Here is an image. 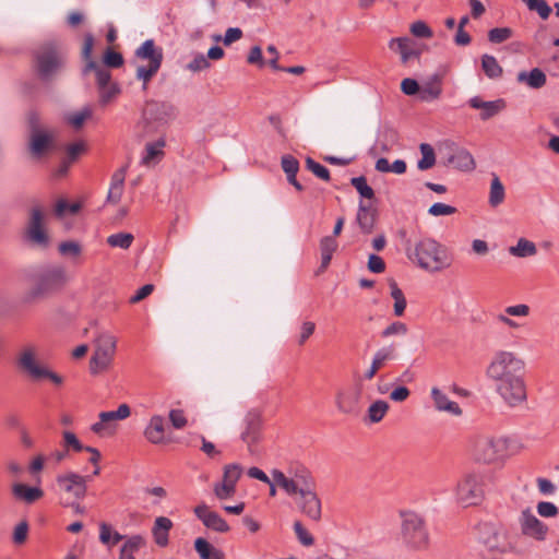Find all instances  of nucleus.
Here are the masks:
<instances>
[{
	"label": "nucleus",
	"instance_id": "1",
	"mask_svg": "<svg viewBox=\"0 0 559 559\" xmlns=\"http://www.w3.org/2000/svg\"><path fill=\"white\" fill-rule=\"evenodd\" d=\"M486 376L495 382L497 393L509 406L514 407L526 401L525 362L515 353L496 352L487 366Z\"/></svg>",
	"mask_w": 559,
	"mask_h": 559
},
{
	"label": "nucleus",
	"instance_id": "2",
	"mask_svg": "<svg viewBox=\"0 0 559 559\" xmlns=\"http://www.w3.org/2000/svg\"><path fill=\"white\" fill-rule=\"evenodd\" d=\"M408 243L405 248L407 258L426 271L440 272L452 263L447 248L432 238L420 239L414 249Z\"/></svg>",
	"mask_w": 559,
	"mask_h": 559
},
{
	"label": "nucleus",
	"instance_id": "3",
	"mask_svg": "<svg viewBox=\"0 0 559 559\" xmlns=\"http://www.w3.org/2000/svg\"><path fill=\"white\" fill-rule=\"evenodd\" d=\"M32 287L26 295L27 301L48 298L66 286L67 271L61 265H44L35 270L29 277Z\"/></svg>",
	"mask_w": 559,
	"mask_h": 559
},
{
	"label": "nucleus",
	"instance_id": "4",
	"mask_svg": "<svg viewBox=\"0 0 559 559\" xmlns=\"http://www.w3.org/2000/svg\"><path fill=\"white\" fill-rule=\"evenodd\" d=\"M33 59L38 78L47 82L64 67L66 52L59 41L47 40L33 52Z\"/></svg>",
	"mask_w": 559,
	"mask_h": 559
},
{
	"label": "nucleus",
	"instance_id": "5",
	"mask_svg": "<svg viewBox=\"0 0 559 559\" xmlns=\"http://www.w3.org/2000/svg\"><path fill=\"white\" fill-rule=\"evenodd\" d=\"M175 114L174 105L168 102L147 100L142 109L138 128L141 129L142 135H151L174 119Z\"/></svg>",
	"mask_w": 559,
	"mask_h": 559
},
{
	"label": "nucleus",
	"instance_id": "6",
	"mask_svg": "<svg viewBox=\"0 0 559 559\" xmlns=\"http://www.w3.org/2000/svg\"><path fill=\"white\" fill-rule=\"evenodd\" d=\"M401 518L403 543L411 549H426L429 545V534L425 520L413 511L401 512Z\"/></svg>",
	"mask_w": 559,
	"mask_h": 559
},
{
	"label": "nucleus",
	"instance_id": "7",
	"mask_svg": "<svg viewBox=\"0 0 559 559\" xmlns=\"http://www.w3.org/2000/svg\"><path fill=\"white\" fill-rule=\"evenodd\" d=\"M272 478L288 496L317 489V483L312 473L305 466L298 465L292 471V477L285 476L280 469H273Z\"/></svg>",
	"mask_w": 559,
	"mask_h": 559
},
{
	"label": "nucleus",
	"instance_id": "8",
	"mask_svg": "<svg viewBox=\"0 0 559 559\" xmlns=\"http://www.w3.org/2000/svg\"><path fill=\"white\" fill-rule=\"evenodd\" d=\"M478 551L484 559H499L507 552L509 544L491 524H481L477 527Z\"/></svg>",
	"mask_w": 559,
	"mask_h": 559
},
{
	"label": "nucleus",
	"instance_id": "9",
	"mask_svg": "<svg viewBox=\"0 0 559 559\" xmlns=\"http://www.w3.org/2000/svg\"><path fill=\"white\" fill-rule=\"evenodd\" d=\"M135 57L142 60H148L147 66L138 67L135 73L136 79L150 82L160 69L164 59L163 49L157 47L153 39H147L135 50Z\"/></svg>",
	"mask_w": 559,
	"mask_h": 559
},
{
	"label": "nucleus",
	"instance_id": "10",
	"mask_svg": "<svg viewBox=\"0 0 559 559\" xmlns=\"http://www.w3.org/2000/svg\"><path fill=\"white\" fill-rule=\"evenodd\" d=\"M456 499L467 508L479 504L484 499V476L479 473H468L456 486Z\"/></svg>",
	"mask_w": 559,
	"mask_h": 559
},
{
	"label": "nucleus",
	"instance_id": "11",
	"mask_svg": "<svg viewBox=\"0 0 559 559\" xmlns=\"http://www.w3.org/2000/svg\"><path fill=\"white\" fill-rule=\"evenodd\" d=\"M508 443L503 438L480 437L475 441L474 459L479 463L491 464L507 455Z\"/></svg>",
	"mask_w": 559,
	"mask_h": 559
},
{
	"label": "nucleus",
	"instance_id": "12",
	"mask_svg": "<svg viewBox=\"0 0 559 559\" xmlns=\"http://www.w3.org/2000/svg\"><path fill=\"white\" fill-rule=\"evenodd\" d=\"M96 348L90 360L91 373L96 374L105 371L110 366L115 352L116 338L103 333L96 338Z\"/></svg>",
	"mask_w": 559,
	"mask_h": 559
},
{
	"label": "nucleus",
	"instance_id": "13",
	"mask_svg": "<svg viewBox=\"0 0 559 559\" xmlns=\"http://www.w3.org/2000/svg\"><path fill=\"white\" fill-rule=\"evenodd\" d=\"M44 212L40 207H33L25 231L26 240L34 247L47 249L50 246V237L44 226Z\"/></svg>",
	"mask_w": 559,
	"mask_h": 559
},
{
	"label": "nucleus",
	"instance_id": "14",
	"mask_svg": "<svg viewBox=\"0 0 559 559\" xmlns=\"http://www.w3.org/2000/svg\"><path fill=\"white\" fill-rule=\"evenodd\" d=\"M19 365L34 380L49 379L53 384L61 385L63 379L58 373L36 364L35 352L33 347L25 348L20 358Z\"/></svg>",
	"mask_w": 559,
	"mask_h": 559
},
{
	"label": "nucleus",
	"instance_id": "15",
	"mask_svg": "<svg viewBox=\"0 0 559 559\" xmlns=\"http://www.w3.org/2000/svg\"><path fill=\"white\" fill-rule=\"evenodd\" d=\"M59 490L62 492L60 498H70L82 500L87 491V477L70 472L58 475L56 478Z\"/></svg>",
	"mask_w": 559,
	"mask_h": 559
},
{
	"label": "nucleus",
	"instance_id": "16",
	"mask_svg": "<svg viewBox=\"0 0 559 559\" xmlns=\"http://www.w3.org/2000/svg\"><path fill=\"white\" fill-rule=\"evenodd\" d=\"M443 150L445 151L444 165H451L455 169L462 171H471L475 169V160L467 150L459 147L456 143L452 141H445L443 143Z\"/></svg>",
	"mask_w": 559,
	"mask_h": 559
},
{
	"label": "nucleus",
	"instance_id": "17",
	"mask_svg": "<svg viewBox=\"0 0 559 559\" xmlns=\"http://www.w3.org/2000/svg\"><path fill=\"white\" fill-rule=\"evenodd\" d=\"M362 384L360 381L348 390H338L335 396V404L342 414L357 416L360 413V399Z\"/></svg>",
	"mask_w": 559,
	"mask_h": 559
},
{
	"label": "nucleus",
	"instance_id": "18",
	"mask_svg": "<svg viewBox=\"0 0 559 559\" xmlns=\"http://www.w3.org/2000/svg\"><path fill=\"white\" fill-rule=\"evenodd\" d=\"M296 496L295 502L301 514L313 522H320L322 518V503L317 489L299 492Z\"/></svg>",
	"mask_w": 559,
	"mask_h": 559
},
{
	"label": "nucleus",
	"instance_id": "19",
	"mask_svg": "<svg viewBox=\"0 0 559 559\" xmlns=\"http://www.w3.org/2000/svg\"><path fill=\"white\" fill-rule=\"evenodd\" d=\"M56 136L49 130H35L29 134L28 150L33 157L39 158L55 148Z\"/></svg>",
	"mask_w": 559,
	"mask_h": 559
},
{
	"label": "nucleus",
	"instance_id": "20",
	"mask_svg": "<svg viewBox=\"0 0 559 559\" xmlns=\"http://www.w3.org/2000/svg\"><path fill=\"white\" fill-rule=\"evenodd\" d=\"M521 532L523 535L533 537L536 540H544L546 538L548 527L539 521L527 508L520 516Z\"/></svg>",
	"mask_w": 559,
	"mask_h": 559
},
{
	"label": "nucleus",
	"instance_id": "21",
	"mask_svg": "<svg viewBox=\"0 0 559 559\" xmlns=\"http://www.w3.org/2000/svg\"><path fill=\"white\" fill-rule=\"evenodd\" d=\"M389 48L400 55L403 64H407L411 59H419L423 52L417 44L407 36L392 38L389 41Z\"/></svg>",
	"mask_w": 559,
	"mask_h": 559
},
{
	"label": "nucleus",
	"instance_id": "22",
	"mask_svg": "<svg viewBox=\"0 0 559 559\" xmlns=\"http://www.w3.org/2000/svg\"><path fill=\"white\" fill-rule=\"evenodd\" d=\"M193 511L207 528L219 533H227L230 530L227 522L217 512L211 511L205 503L197 506Z\"/></svg>",
	"mask_w": 559,
	"mask_h": 559
},
{
	"label": "nucleus",
	"instance_id": "23",
	"mask_svg": "<svg viewBox=\"0 0 559 559\" xmlns=\"http://www.w3.org/2000/svg\"><path fill=\"white\" fill-rule=\"evenodd\" d=\"M245 430L241 433V440L248 444L250 451L251 447L260 441L262 430V418L260 413L255 411L249 412L245 417Z\"/></svg>",
	"mask_w": 559,
	"mask_h": 559
},
{
	"label": "nucleus",
	"instance_id": "24",
	"mask_svg": "<svg viewBox=\"0 0 559 559\" xmlns=\"http://www.w3.org/2000/svg\"><path fill=\"white\" fill-rule=\"evenodd\" d=\"M378 219V210L364 201L359 202L356 222L362 234L369 235L373 231Z\"/></svg>",
	"mask_w": 559,
	"mask_h": 559
},
{
	"label": "nucleus",
	"instance_id": "25",
	"mask_svg": "<svg viewBox=\"0 0 559 559\" xmlns=\"http://www.w3.org/2000/svg\"><path fill=\"white\" fill-rule=\"evenodd\" d=\"M468 104L474 109H481V120H488L506 108V102L501 98L492 102H484L480 97L475 96L468 100Z\"/></svg>",
	"mask_w": 559,
	"mask_h": 559
},
{
	"label": "nucleus",
	"instance_id": "26",
	"mask_svg": "<svg viewBox=\"0 0 559 559\" xmlns=\"http://www.w3.org/2000/svg\"><path fill=\"white\" fill-rule=\"evenodd\" d=\"M146 440L153 444L165 442V419L160 415L151 417L148 425L144 430Z\"/></svg>",
	"mask_w": 559,
	"mask_h": 559
},
{
	"label": "nucleus",
	"instance_id": "27",
	"mask_svg": "<svg viewBox=\"0 0 559 559\" xmlns=\"http://www.w3.org/2000/svg\"><path fill=\"white\" fill-rule=\"evenodd\" d=\"M131 414V409L129 405L121 404L119 405L117 411H110V412H102L99 414V421L92 425V431L95 433H100L105 429V424L118 420V419H126Z\"/></svg>",
	"mask_w": 559,
	"mask_h": 559
},
{
	"label": "nucleus",
	"instance_id": "28",
	"mask_svg": "<svg viewBox=\"0 0 559 559\" xmlns=\"http://www.w3.org/2000/svg\"><path fill=\"white\" fill-rule=\"evenodd\" d=\"M174 524L170 519L166 516H158L155 519L154 525L152 527V535L154 542L159 547H166L169 543V531L173 528Z\"/></svg>",
	"mask_w": 559,
	"mask_h": 559
},
{
	"label": "nucleus",
	"instance_id": "29",
	"mask_svg": "<svg viewBox=\"0 0 559 559\" xmlns=\"http://www.w3.org/2000/svg\"><path fill=\"white\" fill-rule=\"evenodd\" d=\"M442 94V80L439 74H433L427 82L420 86L419 99L421 102H432Z\"/></svg>",
	"mask_w": 559,
	"mask_h": 559
},
{
	"label": "nucleus",
	"instance_id": "30",
	"mask_svg": "<svg viewBox=\"0 0 559 559\" xmlns=\"http://www.w3.org/2000/svg\"><path fill=\"white\" fill-rule=\"evenodd\" d=\"M165 145L166 141L164 136H160L155 142L146 143L145 154L142 157V164L145 166H152L159 163L165 156V152L163 151Z\"/></svg>",
	"mask_w": 559,
	"mask_h": 559
},
{
	"label": "nucleus",
	"instance_id": "31",
	"mask_svg": "<svg viewBox=\"0 0 559 559\" xmlns=\"http://www.w3.org/2000/svg\"><path fill=\"white\" fill-rule=\"evenodd\" d=\"M12 493L17 500L32 504L44 497V490L39 487H31L25 484H14Z\"/></svg>",
	"mask_w": 559,
	"mask_h": 559
},
{
	"label": "nucleus",
	"instance_id": "32",
	"mask_svg": "<svg viewBox=\"0 0 559 559\" xmlns=\"http://www.w3.org/2000/svg\"><path fill=\"white\" fill-rule=\"evenodd\" d=\"M516 80L519 83H525L528 87L538 90L546 85L547 76L539 68H534L530 72L521 71Z\"/></svg>",
	"mask_w": 559,
	"mask_h": 559
},
{
	"label": "nucleus",
	"instance_id": "33",
	"mask_svg": "<svg viewBox=\"0 0 559 559\" xmlns=\"http://www.w3.org/2000/svg\"><path fill=\"white\" fill-rule=\"evenodd\" d=\"M338 243L336 239L330 236H324L320 240L321 264L319 272H323L331 263L333 253L337 250Z\"/></svg>",
	"mask_w": 559,
	"mask_h": 559
},
{
	"label": "nucleus",
	"instance_id": "34",
	"mask_svg": "<svg viewBox=\"0 0 559 559\" xmlns=\"http://www.w3.org/2000/svg\"><path fill=\"white\" fill-rule=\"evenodd\" d=\"M431 397L438 411H445L453 415L462 414V409L460 408L459 404L450 401L448 396L438 388H432Z\"/></svg>",
	"mask_w": 559,
	"mask_h": 559
},
{
	"label": "nucleus",
	"instance_id": "35",
	"mask_svg": "<svg viewBox=\"0 0 559 559\" xmlns=\"http://www.w3.org/2000/svg\"><path fill=\"white\" fill-rule=\"evenodd\" d=\"M531 312V308L527 305L520 304L515 306H509L504 309L506 314H499L497 319L499 322L506 324L507 326L511 329L519 328V324L509 318V316L512 317H527Z\"/></svg>",
	"mask_w": 559,
	"mask_h": 559
},
{
	"label": "nucleus",
	"instance_id": "36",
	"mask_svg": "<svg viewBox=\"0 0 559 559\" xmlns=\"http://www.w3.org/2000/svg\"><path fill=\"white\" fill-rule=\"evenodd\" d=\"M194 549L200 559H225L224 551L215 548L203 537H198L194 540Z\"/></svg>",
	"mask_w": 559,
	"mask_h": 559
},
{
	"label": "nucleus",
	"instance_id": "37",
	"mask_svg": "<svg viewBox=\"0 0 559 559\" xmlns=\"http://www.w3.org/2000/svg\"><path fill=\"white\" fill-rule=\"evenodd\" d=\"M91 71L95 72L98 88L107 87V85H109L111 80V73L109 70L99 66L95 60H90L85 63L83 73L86 74Z\"/></svg>",
	"mask_w": 559,
	"mask_h": 559
},
{
	"label": "nucleus",
	"instance_id": "38",
	"mask_svg": "<svg viewBox=\"0 0 559 559\" xmlns=\"http://www.w3.org/2000/svg\"><path fill=\"white\" fill-rule=\"evenodd\" d=\"M389 286L391 289V297L394 299V314L396 317H402L407 305L404 293L393 278L389 280Z\"/></svg>",
	"mask_w": 559,
	"mask_h": 559
},
{
	"label": "nucleus",
	"instance_id": "39",
	"mask_svg": "<svg viewBox=\"0 0 559 559\" xmlns=\"http://www.w3.org/2000/svg\"><path fill=\"white\" fill-rule=\"evenodd\" d=\"M509 252L511 255L518 258H526L535 255L537 248L533 241L527 240L526 238H520L516 246L509 248Z\"/></svg>",
	"mask_w": 559,
	"mask_h": 559
},
{
	"label": "nucleus",
	"instance_id": "40",
	"mask_svg": "<svg viewBox=\"0 0 559 559\" xmlns=\"http://www.w3.org/2000/svg\"><path fill=\"white\" fill-rule=\"evenodd\" d=\"M266 50H267L269 53L275 55V59H270L269 60V66L273 70H275V71H283V72H287V73L295 74V75H300V74L305 73L306 68L302 67V66L281 67L278 64V62H277L278 61V51H277L275 46L270 45Z\"/></svg>",
	"mask_w": 559,
	"mask_h": 559
},
{
	"label": "nucleus",
	"instance_id": "41",
	"mask_svg": "<svg viewBox=\"0 0 559 559\" xmlns=\"http://www.w3.org/2000/svg\"><path fill=\"white\" fill-rule=\"evenodd\" d=\"M481 69L484 73L492 80L500 78L503 73V70L497 59L487 53L481 57Z\"/></svg>",
	"mask_w": 559,
	"mask_h": 559
},
{
	"label": "nucleus",
	"instance_id": "42",
	"mask_svg": "<svg viewBox=\"0 0 559 559\" xmlns=\"http://www.w3.org/2000/svg\"><path fill=\"white\" fill-rule=\"evenodd\" d=\"M506 192L502 182L497 175L492 176L490 192H489V204L492 207H497L504 201Z\"/></svg>",
	"mask_w": 559,
	"mask_h": 559
},
{
	"label": "nucleus",
	"instance_id": "43",
	"mask_svg": "<svg viewBox=\"0 0 559 559\" xmlns=\"http://www.w3.org/2000/svg\"><path fill=\"white\" fill-rule=\"evenodd\" d=\"M376 169L380 173H395L402 175L406 171V163L403 159H396L392 164L389 163L388 158L380 157L376 162Z\"/></svg>",
	"mask_w": 559,
	"mask_h": 559
},
{
	"label": "nucleus",
	"instance_id": "44",
	"mask_svg": "<svg viewBox=\"0 0 559 559\" xmlns=\"http://www.w3.org/2000/svg\"><path fill=\"white\" fill-rule=\"evenodd\" d=\"M92 109L88 106H86L79 111L68 114L66 116V121L73 129L80 130L83 127L84 122L92 117Z\"/></svg>",
	"mask_w": 559,
	"mask_h": 559
},
{
	"label": "nucleus",
	"instance_id": "45",
	"mask_svg": "<svg viewBox=\"0 0 559 559\" xmlns=\"http://www.w3.org/2000/svg\"><path fill=\"white\" fill-rule=\"evenodd\" d=\"M389 407L390 406L388 402L383 400H377L369 406L367 411L368 420L373 424L381 421L388 413Z\"/></svg>",
	"mask_w": 559,
	"mask_h": 559
},
{
	"label": "nucleus",
	"instance_id": "46",
	"mask_svg": "<svg viewBox=\"0 0 559 559\" xmlns=\"http://www.w3.org/2000/svg\"><path fill=\"white\" fill-rule=\"evenodd\" d=\"M421 158L417 163L419 170H427L435 166L436 154L432 146L428 143L420 144Z\"/></svg>",
	"mask_w": 559,
	"mask_h": 559
},
{
	"label": "nucleus",
	"instance_id": "47",
	"mask_svg": "<svg viewBox=\"0 0 559 559\" xmlns=\"http://www.w3.org/2000/svg\"><path fill=\"white\" fill-rule=\"evenodd\" d=\"M241 475H242V467L239 464H237V463L227 464L224 466V469H223L222 483L233 485L236 487L237 481L239 480Z\"/></svg>",
	"mask_w": 559,
	"mask_h": 559
},
{
	"label": "nucleus",
	"instance_id": "48",
	"mask_svg": "<svg viewBox=\"0 0 559 559\" xmlns=\"http://www.w3.org/2000/svg\"><path fill=\"white\" fill-rule=\"evenodd\" d=\"M350 185L357 190L364 199L371 200L374 198L373 189L368 185L366 177L359 176L350 179Z\"/></svg>",
	"mask_w": 559,
	"mask_h": 559
},
{
	"label": "nucleus",
	"instance_id": "49",
	"mask_svg": "<svg viewBox=\"0 0 559 559\" xmlns=\"http://www.w3.org/2000/svg\"><path fill=\"white\" fill-rule=\"evenodd\" d=\"M530 11H535L542 20H547L551 14V8L546 0H522Z\"/></svg>",
	"mask_w": 559,
	"mask_h": 559
},
{
	"label": "nucleus",
	"instance_id": "50",
	"mask_svg": "<svg viewBox=\"0 0 559 559\" xmlns=\"http://www.w3.org/2000/svg\"><path fill=\"white\" fill-rule=\"evenodd\" d=\"M395 347L393 345L380 348L373 356L372 364L381 369L388 360L395 359Z\"/></svg>",
	"mask_w": 559,
	"mask_h": 559
},
{
	"label": "nucleus",
	"instance_id": "51",
	"mask_svg": "<svg viewBox=\"0 0 559 559\" xmlns=\"http://www.w3.org/2000/svg\"><path fill=\"white\" fill-rule=\"evenodd\" d=\"M134 237L130 233H117L110 235L107 238V243L111 247H119L122 249H128L132 245Z\"/></svg>",
	"mask_w": 559,
	"mask_h": 559
},
{
	"label": "nucleus",
	"instance_id": "52",
	"mask_svg": "<svg viewBox=\"0 0 559 559\" xmlns=\"http://www.w3.org/2000/svg\"><path fill=\"white\" fill-rule=\"evenodd\" d=\"M306 168L308 170H310L316 177L320 178L321 180H324V181L331 180L330 170L325 166L316 162L311 157L306 158Z\"/></svg>",
	"mask_w": 559,
	"mask_h": 559
},
{
	"label": "nucleus",
	"instance_id": "53",
	"mask_svg": "<svg viewBox=\"0 0 559 559\" xmlns=\"http://www.w3.org/2000/svg\"><path fill=\"white\" fill-rule=\"evenodd\" d=\"M87 145L84 141H78L75 143L69 144L66 147V157L69 162L75 163L81 155L86 153Z\"/></svg>",
	"mask_w": 559,
	"mask_h": 559
},
{
	"label": "nucleus",
	"instance_id": "54",
	"mask_svg": "<svg viewBox=\"0 0 559 559\" xmlns=\"http://www.w3.org/2000/svg\"><path fill=\"white\" fill-rule=\"evenodd\" d=\"M513 36L510 27H495L488 32V40L492 44H501Z\"/></svg>",
	"mask_w": 559,
	"mask_h": 559
},
{
	"label": "nucleus",
	"instance_id": "55",
	"mask_svg": "<svg viewBox=\"0 0 559 559\" xmlns=\"http://www.w3.org/2000/svg\"><path fill=\"white\" fill-rule=\"evenodd\" d=\"M103 62L106 67L116 69L120 68L123 64L124 60L123 56L120 52L115 51L110 47H108L104 52Z\"/></svg>",
	"mask_w": 559,
	"mask_h": 559
},
{
	"label": "nucleus",
	"instance_id": "56",
	"mask_svg": "<svg viewBox=\"0 0 559 559\" xmlns=\"http://www.w3.org/2000/svg\"><path fill=\"white\" fill-rule=\"evenodd\" d=\"M28 530H29V526H28L27 521L26 520L21 521L14 527L13 535H12L13 544L16 546H21V545L25 544V542L27 540V536H28Z\"/></svg>",
	"mask_w": 559,
	"mask_h": 559
},
{
	"label": "nucleus",
	"instance_id": "57",
	"mask_svg": "<svg viewBox=\"0 0 559 559\" xmlns=\"http://www.w3.org/2000/svg\"><path fill=\"white\" fill-rule=\"evenodd\" d=\"M63 437V447L67 451L72 449L75 452L84 451L87 445H83L81 441L78 439L74 432L66 430L62 432Z\"/></svg>",
	"mask_w": 559,
	"mask_h": 559
},
{
	"label": "nucleus",
	"instance_id": "58",
	"mask_svg": "<svg viewBox=\"0 0 559 559\" xmlns=\"http://www.w3.org/2000/svg\"><path fill=\"white\" fill-rule=\"evenodd\" d=\"M294 531L300 544L304 546H312L314 544L313 536L305 528L300 521H295Z\"/></svg>",
	"mask_w": 559,
	"mask_h": 559
},
{
	"label": "nucleus",
	"instance_id": "59",
	"mask_svg": "<svg viewBox=\"0 0 559 559\" xmlns=\"http://www.w3.org/2000/svg\"><path fill=\"white\" fill-rule=\"evenodd\" d=\"M99 90V104L102 106L107 105L114 97L120 93V88L117 83L107 85V87Z\"/></svg>",
	"mask_w": 559,
	"mask_h": 559
},
{
	"label": "nucleus",
	"instance_id": "60",
	"mask_svg": "<svg viewBox=\"0 0 559 559\" xmlns=\"http://www.w3.org/2000/svg\"><path fill=\"white\" fill-rule=\"evenodd\" d=\"M213 492L217 499L225 500L231 498L235 495L236 487L221 481L214 484Z\"/></svg>",
	"mask_w": 559,
	"mask_h": 559
},
{
	"label": "nucleus",
	"instance_id": "61",
	"mask_svg": "<svg viewBox=\"0 0 559 559\" xmlns=\"http://www.w3.org/2000/svg\"><path fill=\"white\" fill-rule=\"evenodd\" d=\"M58 250L61 255L79 257L82 252V248L76 241H63L59 245Z\"/></svg>",
	"mask_w": 559,
	"mask_h": 559
},
{
	"label": "nucleus",
	"instance_id": "62",
	"mask_svg": "<svg viewBox=\"0 0 559 559\" xmlns=\"http://www.w3.org/2000/svg\"><path fill=\"white\" fill-rule=\"evenodd\" d=\"M411 33L415 37L419 38H430L433 33L431 28L424 21H416L411 25Z\"/></svg>",
	"mask_w": 559,
	"mask_h": 559
},
{
	"label": "nucleus",
	"instance_id": "63",
	"mask_svg": "<svg viewBox=\"0 0 559 559\" xmlns=\"http://www.w3.org/2000/svg\"><path fill=\"white\" fill-rule=\"evenodd\" d=\"M211 67V62L209 61V59L202 55V53H198L188 64H187V69L192 71V72H199V71H203V70H206Z\"/></svg>",
	"mask_w": 559,
	"mask_h": 559
},
{
	"label": "nucleus",
	"instance_id": "64",
	"mask_svg": "<svg viewBox=\"0 0 559 559\" xmlns=\"http://www.w3.org/2000/svg\"><path fill=\"white\" fill-rule=\"evenodd\" d=\"M146 545V540L142 535H132L130 536L121 548L128 550L129 552H136L140 548Z\"/></svg>",
	"mask_w": 559,
	"mask_h": 559
}]
</instances>
